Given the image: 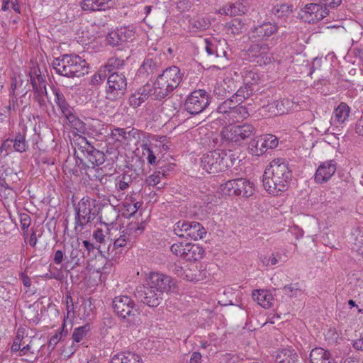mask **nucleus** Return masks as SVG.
I'll list each match as a JSON object with an SVG mask.
<instances>
[{
	"mask_svg": "<svg viewBox=\"0 0 363 363\" xmlns=\"http://www.w3.org/2000/svg\"><path fill=\"white\" fill-rule=\"evenodd\" d=\"M89 330V326L88 325L75 328L72 333L73 340L76 342H79L86 336Z\"/></svg>",
	"mask_w": 363,
	"mask_h": 363,
	"instance_id": "49530a36",
	"label": "nucleus"
},
{
	"mask_svg": "<svg viewBox=\"0 0 363 363\" xmlns=\"http://www.w3.org/2000/svg\"><path fill=\"white\" fill-rule=\"evenodd\" d=\"M124 65V60L118 58V57H113L108 60L107 65L105 66H107L108 68L113 67V68H120L123 67Z\"/></svg>",
	"mask_w": 363,
	"mask_h": 363,
	"instance_id": "e2e57ef3",
	"label": "nucleus"
},
{
	"mask_svg": "<svg viewBox=\"0 0 363 363\" xmlns=\"http://www.w3.org/2000/svg\"><path fill=\"white\" fill-rule=\"evenodd\" d=\"M269 48L267 44L262 43L250 45L248 50L252 55V56L261 57L260 60H257L258 63L261 64L263 62L264 64H267L270 60V58L266 56L269 52Z\"/></svg>",
	"mask_w": 363,
	"mask_h": 363,
	"instance_id": "4be33fe9",
	"label": "nucleus"
},
{
	"mask_svg": "<svg viewBox=\"0 0 363 363\" xmlns=\"http://www.w3.org/2000/svg\"><path fill=\"white\" fill-rule=\"evenodd\" d=\"M330 352L322 347H315L311 351L310 362L311 363H323L326 357L328 358Z\"/></svg>",
	"mask_w": 363,
	"mask_h": 363,
	"instance_id": "72a5a7b5",
	"label": "nucleus"
},
{
	"mask_svg": "<svg viewBox=\"0 0 363 363\" xmlns=\"http://www.w3.org/2000/svg\"><path fill=\"white\" fill-rule=\"evenodd\" d=\"M111 0H92V11L105 10Z\"/></svg>",
	"mask_w": 363,
	"mask_h": 363,
	"instance_id": "680f3d73",
	"label": "nucleus"
},
{
	"mask_svg": "<svg viewBox=\"0 0 363 363\" xmlns=\"http://www.w3.org/2000/svg\"><path fill=\"white\" fill-rule=\"evenodd\" d=\"M128 241L129 235L123 232V234L118 238L115 240L113 242V247L115 249H118L122 247H125L127 245Z\"/></svg>",
	"mask_w": 363,
	"mask_h": 363,
	"instance_id": "13d9d810",
	"label": "nucleus"
},
{
	"mask_svg": "<svg viewBox=\"0 0 363 363\" xmlns=\"http://www.w3.org/2000/svg\"><path fill=\"white\" fill-rule=\"evenodd\" d=\"M222 154V150L218 149L203 155L201 158V166L202 169L209 174L224 172Z\"/></svg>",
	"mask_w": 363,
	"mask_h": 363,
	"instance_id": "0eeeda50",
	"label": "nucleus"
},
{
	"mask_svg": "<svg viewBox=\"0 0 363 363\" xmlns=\"http://www.w3.org/2000/svg\"><path fill=\"white\" fill-rule=\"evenodd\" d=\"M210 98L204 89L192 91L186 98L184 103L185 110L191 115L202 113L209 105Z\"/></svg>",
	"mask_w": 363,
	"mask_h": 363,
	"instance_id": "423d86ee",
	"label": "nucleus"
},
{
	"mask_svg": "<svg viewBox=\"0 0 363 363\" xmlns=\"http://www.w3.org/2000/svg\"><path fill=\"white\" fill-rule=\"evenodd\" d=\"M145 101L146 99H143V97L140 95V93H138L137 91L131 94L129 97V104L133 108H137L141 106V104Z\"/></svg>",
	"mask_w": 363,
	"mask_h": 363,
	"instance_id": "864d4df0",
	"label": "nucleus"
},
{
	"mask_svg": "<svg viewBox=\"0 0 363 363\" xmlns=\"http://www.w3.org/2000/svg\"><path fill=\"white\" fill-rule=\"evenodd\" d=\"M141 148L143 150V155L146 156L147 162L150 164H155L156 163V156L149 145L144 143L141 145Z\"/></svg>",
	"mask_w": 363,
	"mask_h": 363,
	"instance_id": "09e8293b",
	"label": "nucleus"
},
{
	"mask_svg": "<svg viewBox=\"0 0 363 363\" xmlns=\"http://www.w3.org/2000/svg\"><path fill=\"white\" fill-rule=\"evenodd\" d=\"M222 159L223 164L224 166V171L233 166L237 161L240 162L238 153L234 152L230 150H222Z\"/></svg>",
	"mask_w": 363,
	"mask_h": 363,
	"instance_id": "473e14b6",
	"label": "nucleus"
},
{
	"mask_svg": "<svg viewBox=\"0 0 363 363\" xmlns=\"http://www.w3.org/2000/svg\"><path fill=\"white\" fill-rule=\"evenodd\" d=\"M160 182H161V180H160V174H155V172H154V174L150 175L146 179V183L149 186H156V185L160 184Z\"/></svg>",
	"mask_w": 363,
	"mask_h": 363,
	"instance_id": "338daca9",
	"label": "nucleus"
},
{
	"mask_svg": "<svg viewBox=\"0 0 363 363\" xmlns=\"http://www.w3.org/2000/svg\"><path fill=\"white\" fill-rule=\"evenodd\" d=\"M256 130L250 124L228 125L224 127L220 135L223 140L235 144H240L243 140L253 136Z\"/></svg>",
	"mask_w": 363,
	"mask_h": 363,
	"instance_id": "20e7f679",
	"label": "nucleus"
},
{
	"mask_svg": "<svg viewBox=\"0 0 363 363\" xmlns=\"http://www.w3.org/2000/svg\"><path fill=\"white\" fill-rule=\"evenodd\" d=\"M223 13L230 16H239L246 13L248 10L247 4L238 1L223 9Z\"/></svg>",
	"mask_w": 363,
	"mask_h": 363,
	"instance_id": "c85d7f7f",
	"label": "nucleus"
},
{
	"mask_svg": "<svg viewBox=\"0 0 363 363\" xmlns=\"http://www.w3.org/2000/svg\"><path fill=\"white\" fill-rule=\"evenodd\" d=\"M171 252L177 256L183 258V252L184 250V244L182 242L174 243L171 246Z\"/></svg>",
	"mask_w": 363,
	"mask_h": 363,
	"instance_id": "052dcab7",
	"label": "nucleus"
},
{
	"mask_svg": "<svg viewBox=\"0 0 363 363\" xmlns=\"http://www.w3.org/2000/svg\"><path fill=\"white\" fill-rule=\"evenodd\" d=\"M243 81L245 85H246L248 89H253L254 92L258 91L259 90V77L256 72L253 71L246 72L243 76Z\"/></svg>",
	"mask_w": 363,
	"mask_h": 363,
	"instance_id": "c756f323",
	"label": "nucleus"
},
{
	"mask_svg": "<svg viewBox=\"0 0 363 363\" xmlns=\"http://www.w3.org/2000/svg\"><path fill=\"white\" fill-rule=\"evenodd\" d=\"M260 140L261 138L259 135L252 138L250 142L249 143L247 151L252 156L259 157L266 152V149L264 150V146L262 145L261 147L260 145V144H262V142H260Z\"/></svg>",
	"mask_w": 363,
	"mask_h": 363,
	"instance_id": "7c9ffc66",
	"label": "nucleus"
},
{
	"mask_svg": "<svg viewBox=\"0 0 363 363\" xmlns=\"http://www.w3.org/2000/svg\"><path fill=\"white\" fill-rule=\"evenodd\" d=\"M292 11L291 6L287 4H281L273 9V13L279 18H284L289 15Z\"/></svg>",
	"mask_w": 363,
	"mask_h": 363,
	"instance_id": "de8ad7c7",
	"label": "nucleus"
},
{
	"mask_svg": "<svg viewBox=\"0 0 363 363\" xmlns=\"http://www.w3.org/2000/svg\"><path fill=\"white\" fill-rule=\"evenodd\" d=\"M206 234V231L201 223L195 221L190 222L188 237L194 240H196L199 239H202Z\"/></svg>",
	"mask_w": 363,
	"mask_h": 363,
	"instance_id": "2f4dec72",
	"label": "nucleus"
},
{
	"mask_svg": "<svg viewBox=\"0 0 363 363\" xmlns=\"http://www.w3.org/2000/svg\"><path fill=\"white\" fill-rule=\"evenodd\" d=\"M92 164L99 166L105 162V155L103 152L99 151L92 146Z\"/></svg>",
	"mask_w": 363,
	"mask_h": 363,
	"instance_id": "3c124183",
	"label": "nucleus"
},
{
	"mask_svg": "<svg viewBox=\"0 0 363 363\" xmlns=\"http://www.w3.org/2000/svg\"><path fill=\"white\" fill-rule=\"evenodd\" d=\"M134 296L138 301L141 302L149 307L158 306L163 300V296L151 286H138L134 292Z\"/></svg>",
	"mask_w": 363,
	"mask_h": 363,
	"instance_id": "6e6552de",
	"label": "nucleus"
},
{
	"mask_svg": "<svg viewBox=\"0 0 363 363\" xmlns=\"http://www.w3.org/2000/svg\"><path fill=\"white\" fill-rule=\"evenodd\" d=\"M278 26L271 22H264L263 23L252 28L250 33V39L252 41L258 42L267 40L272 35L277 33Z\"/></svg>",
	"mask_w": 363,
	"mask_h": 363,
	"instance_id": "2eb2a0df",
	"label": "nucleus"
},
{
	"mask_svg": "<svg viewBox=\"0 0 363 363\" xmlns=\"http://www.w3.org/2000/svg\"><path fill=\"white\" fill-rule=\"evenodd\" d=\"M116 128L112 130L111 135L116 140L126 145L135 144L140 139V133L138 129Z\"/></svg>",
	"mask_w": 363,
	"mask_h": 363,
	"instance_id": "4468645a",
	"label": "nucleus"
},
{
	"mask_svg": "<svg viewBox=\"0 0 363 363\" xmlns=\"http://www.w3.org/2000/svg\"><path fill=\"white\" fill-rule=\"evenodd\" d=\"M92 220L96 219L101 225H104L106 230L108 227L113 225L118 217V213L111 206L101 205V203L94 204L92 208Z\"/></svg>",
	"mask_w": 363,
	"mask_h": 363,
	"instance_id": "1a4fd4ad",
	"label": "nucleus"
},
{
	"mask_svg": "<svg viewBox=\"0 0 363 363\" xmlns=\"http://www.w3.org/2000/svg\"><path fill=\"white\" fill-rule=\"evenodd\" d=\"M115 30L118 38L119 45L131 40L134 37L135 32L128 27H121Z\"/></svg>",
	"mask_w": 363,
	"mask_h": 363,
	"instance_id": "f704fd0d",
	"label": "nucleus"
},
{
	"mask_svg": "<svg viewBox=\"0 0 363 363\" xmlns=\"http://www.w3.org/2000/svg\"><path fill=\"white\" fill-rule=\"evenodd\" d=\"M172 271L179 277L186 279L190 281H198L199 279L193 274H190V271H184L182 267L177 264H173L171 267Z\"/></svg>",
	"mask_w": 363,
	"mask_h": 363,
	"instance_id": "58836bf2",
	"label": "nucleus"
},
{
	"mask_svg": "<svg viewBox=\"0 0 363 363\" xmlns=\"http://www.w3.org/2000/svg\"><path fill=\"white\" fill-rule=\"evenodd\" d=\"M329 13L328 9L320 2L306 4L299 13L301 18L308 23H314L323 20Z\"/></svg>",
	"mask_w": 363,
	"mask_h": 363,
	"instance_id": "9b49d317",
	"label": "nucleus"
},
{
	"mask_svg": "<svg viewBox=\"0 0 363 363\" xmlns=\"http://www.w3.org/2000/svg\"><path fill=\"white\" fill-rule=\"evenodd\" d=\"M291 177L292 174L288 162L283 158L274 159L264 172V189L269 194L277 196L288 189Z\"/></svg>",
	"mask_w": 363,
	"mask_h": 363,
	"instance_id": "f257e3e1",
	"label": "nucleus"
},
{
	"mask_svg": "<svg viewBox=\"0 0 363 363\" xmlns=\"http://www.w3.org/2000/svg\"><path fill=\"white\" fill-rule=\"evenodd\" d=\"M262 144L260 145L264 146V150L266 149V152L269 149H274L277 147L279 141L277 138L272 134H267L260 135Z\"/></svg>",
	"mask_w": 363,
	"mask_h": 363,
	"instance_id": "e433bc0d",
	"label": "nucleus"
},
{
	"mask_svg": "<svg viewBox=\"0 0 363 363\" xmlns=\"http://www.w3.org/2000/svg\"><path fill=\"white\" fill-rule=\"evenodd\" d=\"M92 236L96 240V241L99 243V246H95V245L92 243V250L97 249L99 250V252H100L101 253L104 252V250L106 249V245H105L106 235L104 233V230L101 228H98L94 232V234L92 235Z\"/></svg>",
	"mask_w": 363,
	"mask_h": 363,
	"instance_id": "c9c22d12",
	"label": "nucleus"
},
{
	"mask_svg": "<svg viewBox=\"0 0 363 363\" xmlns=\"http://www.w3.org/2000/svg\"><path fill=\"white\" fill-rule=\"evenodd\" d=\"M230 101H224L221 103L218 107L217 108V111L219 113H222L223 115V120L226 121V117H228L230 111L232 110V107L230 104Z\"/></svg>",
	"mask_w": 363,
	"mask_h": 363,
	"instance_id": "6e6d98bb",
	"label": "nucleus"
},
{
	"mask_svg": "<svg viewBox=\"0 0 363 363\" xmlns=\"http://www.w3.org/2000/svg\"><path fill=\"white\" fill-rule=\"evenodd\" d=\"M285 104L289 105V101L288 100H286V101L281 100V101H276L274 102V105L277 108V114L283 115L288 112L289 108L285 106Z\"/></svg>",
	"mask_w": 363,
	"mask_h": 363,
	"instance_id": "bf43d9fd",
	"label": "nucleus"
},
{
	"mask_svg": "<svg viewBox=\"0 0 363 363\" xmlns=\"http://www.w3.org/2000/svg\"><path fill=\"white\" fill-rule=\"evenodd\" d=\"M252 297L264 308H268L272 305L274 300L272 294L266 290H254L252 292Z\"/></svg>",
	"mask_w": 363,
	"mask_h": 363,
	"instance_id": "412c9836",
	"label": "nucleus"
},
{
	"mask_svg": "<svg viewBox=\"0 0 363 363\" xmlns=\"http://www.w3.org/2000/svg\"><path fill=\"white\" fill-rule=\"evenodd\" d=\"M183 259L187 261H197L204 255V250L196 244L185 243Z\"/></svg>",
	"mask_w": 363,
	"mask_h": 363,
	"instance_id": "aec40b11",
	"label": "nucleus"
},
{
	"mask_svg": "<svg viewBox=\"0 0 363 363\" xmlns=\"http://www.w3.org/2000/svg\"><path fill=\"white\" fill-rule=\"evenodd\" d=\"M110 363H143L138 354L134 353L118 354L114 355Z\"/></svg>",
	"mask_w": 363,
	"mask_h": 363,
	"instance_id": "cd10ccee",
	"label": "nucleus"
},
{
	"mask_svg": "<svg viewBox=\"0 0 363 363\" xmlns=\"http://www.w3.org/2000/svg\"><path fill=\"white\" fill-rule=\"evenodd\" d=\"M111 69L107 66L100 67L97 73L92 76V85L99 84L101 82H104L109 75Z\"/></svg>",
	"mask_w": 363,
	"mask_h": 363,
	"instance_id": "37998d69",
	"label": "nucleus"
},
{
	"mask_svg": "<svg viewBox=\"0 0 363 363\" xmlns=\"http://www.w3.org/2000/svg\"><path fill=\"white\" fill-rule=\"evenodd\" d=\"M220 189L224 194L228 196H241L249 198L255 193V185L245 178H238L228 180L221 184Z\"/></svg>",
	"mask_w": 363,
	"mask_h": 363,
	"instance_id": "39448f33",
	"label": "nucleus"
},
{
	"mask_svg": "<svg viewBox=\"0 0 363 363\" xmlns=\"http://www.w3.org/2000/svg\"><path fill=\"white\" fill-rule=\"evenodd\" d=\"M65 326V324L63 323L61 328L60 330H57L55 335H53L49 340L48 347L50 351H52L57 344L61 341L63 338V337L66 336L67 335V332L64 331V328Z\"/></svg>",
	"mask_w": 363,
	"mask_h": 363,
	"instance_id": "4c0bfd02",
	"label": "nucleus"
},
{
	"mask_svg": "<svg viewBox=\"0 0 363 363\" xmlns=\"http://www.w3.org/2000/svg\"><path fill=\"white\" fill-rule=\"evenodd\" d=\"M245 28V23L240 19L235 18L229 22L227 25V30L233 35H238L242 33Z\"/></svg>",
	"mask_w": 363,
	"mask_h": 363,
	"instance_id": "a19ab883",
	"label": "nucleus"
},
{
	"mask_svg": "<svg viewBox=\"0 0 363 363\" xmlns=\"http://www.w3.org/2000/svg\"><path fill=\"white\" fill-rule=\"evenodd\" d=\"M135 303L128 296H118L113 301V308L115 313L122 319H128L132 321V317L135 316L137 310L134 308Z\"/></svg>",
	"mask_w": 363,
	"mask_h": 363,
	"instance_id": "9d476101",
	"label": "nucleus"
},
{
	"mask_svg": "<svg viewBox=\"0 0 363 363\" xmlns=\"http://www.w3.org/2000/svg\"><path fill=\"white\" fill-rule=\"evenodd\" d=\"M106 93L108 98L113 99L123 95L127 87L126 77L123 74L113 72L107 79Z\"/></svg>",
	"mask_w": 363,
	"mask_h": 363,
	"instance_id": "f8f14e48",
	"label": "nucleus"
},
{
	"mask_svg": "<svg viewBox=\"0 0 363 363\" xmlns=\"http://www.w3.org/2000/svg\"><path fill=\"white\" fill-rule=\"evenodd\" d=\"M247 109L244 106H240L238 107H234L229 113L228 117H226V123L230 124L239 122L243 119L247 118L249 116Z\"/></svg>",
	"mask_w": 363,
	"mask_h": 363,
	"instance_id": "b1692460",
	"label": "nucleus"
},
{
	"mask_svg": "<svg viewBox=\"0 0 363 363\" xmlns=\"http://www.w3.org/2000/svg\"><path fill=\"white\" fill-rule=\"evenodd\" d=\"M350 111V107L345 103H340L333 112V123L335 124L343 123L349 117Z\"/></svg>",
	"mask_w": 363,
	"mask_h": 363,
	"instance_id": "393cba45",
	"label": "nucleus"
},
{
	"mask_svg": "<svg viewBox=\"0 0 363 363\" xmlns=\"http://www.w3.org/2000/svg\"><path fill=\"white\" fill-rule=\"evenodd\" d=\"M107 43L112 46L119 45V41L116 30L111 31L106 35Z\"/></svg>",
	"mask_w": 363,
	"mask_h": 363,
	"instance_id": "69168bd1",
	"label": "nucleus"
},
{
	"mask_svg": "<svg viewBox=\"0 0 363 363\" xmlns=\"http://www.w3.org/2000/svg\"><path fill=\"white\" fill-rule=\"evenodd\" d=\"M52 91L55 96V103L60 110L62 115L69 122H73L75 119V116L73 113L74 110L68 104L64 94L59 89L55 88H54Z\"/></svg>",
	"mask_w": 363,
	"mask_h": 363,
	"instance_id": "a211bd4d",
	"label": "nucleus"
},
{
	"mask_svg": "<svg viewBox=\"0 0 363 363\" xmlns=\"http://www.w3.org/2000/svg\"><path fill=\"white\" fill-rule=\"evenodd\" d=\"M191 24L198 30H205L209 26V21H206L203 18H198L196 19H192Z\"/></svg>",
	"mask_w": 363,
	"mask_h": 363,
	"instance_id": "4d7b16f0",
	"label": "nucleus"
},
{
	"mask_svg": "<svg viewBox=\"0 0 363 363\" xmlns=\"http://www.w3.org/2000/svg\"><path fill=\"white\" fill-rule=\"evenodd\" d=\"M52 66L57 74L67 77H79L88 73L87 63L77 55H64L55 58Z\"/></svg>",
	"mask_w": 363,
	"mask_h": 363,
	"instance_id": "7ed1b4c3",
	"label": "nucleus"
},
{
	"mask_svg": "<svg viewBox=\"0 0 363 363\" xmlns=\"http://www.w3.org/2000/svg\"><path fill=\"white\" fill-rule=\"evenodd\" d=\"M189 227V221L179 220L174 225V232L179 237H188Z\"/></svg>",
	"mask_w": 363,
	"mask_h": 363,
	"instance_id": "ea45409f",
	"label": "nucleus"
},
{
	"mask_svg": "<svg viewBox=\"0 0 363 363\" xmlns=\"http://www.w3.org/2000/svg\"><path fill=\"white\" fill-rule=\"evenodd\" d=\"M13 147L16 151L21 152L26 150V143L23 135L21 134L16 135L14 140Z\"/></svg>",
	"mask_w": 363,
	"mask_h": 363,
	"instance_id": "5fc2aeb1",
	"label": "nucleus"
},
{
	"mask_svg": "<svg viewBox=\"0 0 363 363\" xmlns=\"http://www.w3.org/2000/svg\"><path fill=\"white\" fill-rule=\"evenodd\" d=\"M106 101L103 99L98 100L94 110H92V122H94V124L92 123V133H94V132H96V135L97 133H103L101 131L104 128V125L101 124V122H102L106 117ZM93 135L94 134H92V135Z\"/></svg>",
	"mask_w": 363,
	"mask_h": 363,
	"instance_id": "dca6fc26",
	"label": "nucleus"
},
{
	"mask_svg": "<svg viewBox=\"0 0 363 363\" xmlns=\"http://www.w3.org/2000/svg\"><path fill=\"white\" fill-rule=\"evenodd\" d=\"M283 290L284 291L285 294L290 297L296 296L298 293L300 291L298 287H296V284L286 285Z\"/></svg>",
	"mask_w": 363,
	"mask_h": 363,
	"instance_id": "0e129e2a",
	"label": "nucleus"
},
{
	"mask_svg": "<svg viewBox=\"0 0 363 363\" xmlns=\"http://www.w3.org/2000/svg\"><path fill=\"white\" fill-rule=\"evenodd\" d=\"M298 359L297 353L291 348L281 350L276 356V363H297Z\"/></svg>",
	"mask_w": 363,
	"mask_h": 363,
	"instance_id": "5701e85b",
	"label": "nucleus"
},
{
	"mask_svg": "<svg viewBox=\"0 0 363 363\" xmlns=\"http://www.w3.org/2000/svg\"><path fill=\"white\" fill-rule=\"evenodd\" d=\"M30 84L33 91L46 88L44 77L40 74V71L33 67L29 72Z\"/></svg>",
	"mask_w": 363,
	"mask_h": 363,
	"instance_id": "a878e982",
	"label": "nucleus"
},
{
	"mask_svg": "<svg viewBox=\"0 0 363 363\" xmlns=\"http://www.w3.org/2000/svg\"><path fill=\"white\" fill-rule=\"evenodd\" d=\"M253 93V89H248L246 85L244 87H240L236 93L233 95L235 99V103L242 104L243 101L248 99Z\"/></svg>",
	"mask_w": 363,
	"mask_h": 363,
	"instance_id": "79ce46f5",
	"label": "nucleus"
},
{
	"mask_svg": "<svg viewBox=\"0 0 363 363\" xmlns=\"http://www.w3.org/2000/svg\"><path fill=\"white\" fill-rule=\"evenodd\" d=\"M183 79V74L177 66H171L157 77L152 86L153 95L157 100H162L176 89Z\"/></svg>",
	"mask_w": 363,
	"mask_h": 363,
	"instance_id": "f03ea898",
	"label": "nucleus"
},
{
	"mask_svg": "<svg viewBox=\"0 0 363 363\" xmlns=\"http://www.w3.org/2000/svg\"><path fill=\"white\" fill-rule=\"evenodd\" d=\"M234 83V80L230 78L225 79L222 82L217 83L214 89L215 94L219 96H224L227 93L230 94L235 89Z\"/></svg>",
	"mask_w": 363,
	"mask_h": 363,
	"instance_id": "bb28decb",
	"label": "nucleus"
},
{
	"mask_svg": "<svg viewBox=\"0 0 363 363\" xmlns=\"http://www.w3.org/2000/svg\"><path fill=\"white\" fill-rule=\"evenodd\" d=\"M34 91V100L38 102L39 106L40 108H45L46 107V98H48V92L47 89H42V90L40 91L35 90Z\"/></svg>",
	"mask_w": 363,
	"mask_h": 363,
	"instance_id": "a18cd8bd",
	"label": "nucleus"
},
{
	"mask_svg": "<svg viewBox=\"0 0 363 363\" xmlns=\"http://www.w3.org/2000/svg\"><path fill=\"white\" fill-rule=\"evenodd\" d=\"M320 3L324 5V7L335 9L340 5L342 0H320Z\"/></svg>",
	"mask_w": 363,
	"mask_h": 363,
	"instance_id": "774afa93",
	"label": "nucleus"
},
{
	"mask_svg": "<svg viewBox=\"0 0 363 363\" xmlns=\"http://www.w3.org/2000/svg\"><path fill=\"white\" fill-rule=\"evenodd\" d=\"M78 216V222L80 225H83L88 222H89L91 218V208H88L87 211L84 210V211L81 209V208H79V211L77 212Z\"/></svg>",
	"mask_w": 363,
	"mask_h": 363,
	"instance_id": "603ef678",
	"label": "nucleus"
},
{
	"mask_svg": "<svg viewBox=\"0 0 363 363\" xmlns=\"http://www.w3.org/2000/svg\"><path fill=\"white\" fill-rule=\"evenodd\" d=\"M148 284L162 296L164 293L175 286L174 280L171 277L160 273H151L149 277Z\"/></svg>",
	"mask_w": 363,
	"mask_h": 363,
	"instance_id": "ddd939ff",
	"label": "nucleus"
},
{
	"mask_svg": "<svg viewBox=\"0 0 363 363\" xmlns=\"http://www.w3.org/2000/svg\"><path fill=\"white\" fill-rule=\"evenodd\" d=\"M161 61L159 58L146 57L138 69L139 76L148 77L160 71Z\"/></svg>",
	"mask_w": 363,
	"mask_h": 363,
	"instance_id": "6ab92c4d",
	"label": "nucleus"
},
{
	"mask_svg": "<svg viewBox=\"0 0 363 363\" xmlns=\"http://www.w3.org/2000/svg\"><path fill=\"white\" fill-rule=\"evenodd\" d=\"M337 169V163L335 160H328L319 165L315 174V180L321 184L328 182L335 174Z\"/></svg>",
	"mask_w": 363,
	"mask_h": 363,
	"instance_id": "f3484780",
	"label": "nucleus"
},
{
	"mask_svg": "<svg viewBox=\"0 0 363 363\" xmlns=\"http://www.w3.org/2000/svg\"><path fill=\"white\" fill-rule=\"evenodd\" d=\"M218 43L209 39H205V50L211 59H216V53L218 52Z\"/></svg>",
	"mask_w": 363,
	"mask_h": 363,
	"instance_id": "c03bdc74",
	"label": "nucleus"
},
{
	"mask_svg": "<svg viewBox=\"0 0 363 363\" xmlns=\"http://www.w3.org/2000/svg\"><path fill=\"white\" fill-rule=\"evenodd\" d=\"M13 189L6 183L5 179L0 178V196L9 199L13 196Z\"/></svg>",
	"mask_w": 363,
	"mask_h": 363,
	"instance_id": "8fccbe9b",
	"label": "nucleus"
}]
</instances>
